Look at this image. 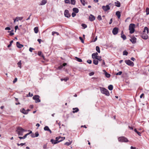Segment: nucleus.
I'll return each mask as SVG.
<instances>
[{"mask_svg": "<svg viewBox=\"0 0 149 149\" xmlns=\"http://www.w3.org/2000/svg\"><path fill=\"white\" fill-rule=\"evenodd\" d=\"M87 62L89 64H90L92 63V61L91 60H88L87 61Z\"/></svg>", "mask_w": 149, "mask_h": 149, "instance_id": "nucleus-57", "label": "nucleus"}, {"mask_svg": "<svg viewBox=\"0 0 149 149\" xmlns=\"http://www.w3.org/2000/svg\"><path fill=\"white\" fill-rule=\"evenodd\" d=\"M89 20L91 21H93L95 19V16L92 14L90 15L89 17Z\"/></svg>", "mask_w": 149, "mask_h": 149, "instance_id": "nucleus-13", "label": "nucleus"}, {"mask_svg": "<svg viewBox=\"0 0 149 149\" xmlns=\"http://www.w3.org/2000/svg\"><path fill=\"white\" fill-rule=\"evenodd\" d=\"M17 65H18V66L20 68H22L21 67V65H22V63H21V61L20 60V61L18 63H17Z\"/></svg>", "mask_w": 149, "mask_h": 149, "instance_id": "nucleus-30", "label": "nucleus"}, {"mask_svg": "<svg viewBox=\"0 0 149 149\" xmlns=\"http://www.w3.org/2000/svg\"><path fill=\"white\" fill-rule=\"evenodd\" d=\"M34 49H33L32 48H31V47H30L29 49V51L30 52H32L33 50H34Z\"/></svg>", "mask_w": 149, "mask_h": 149, "instance_id": "nucleus-56", "label": "nucleus"}, {"mask_svg": "<svg viewBox=\"0 0 149 149\" xmlns=\"http://www.w3.org/2000/svg\"><path fill=\"white\" fill-rule=\"evenodd\" d=\"M31 137L32 138H35V134H34V133H32L31 134Z\"/></svg>", "mask_w": 149, "mask_h": 149, "instance_id": "nucleus-58", "label": "nucleus"}, {"mask_svg": "<svg viewBox=\"0 0 149 149\" xmlns=\"http://www.w3.org/2000/svg\"><path fill=\"white\" fill-rule=\"evenodd\" d=\"M44 129L45 131H48L49 129V127L48 126H45L44 128Z\"/></svg>", "mask_w": 149, "mask_h": 149, "instance_id": "nucleus-38", "label": "nucleus"}, {"mask_svg": "<svg viewBox=\"0 0 149 149\" xmlns=\"http://www.w3.org/2000/svg\"><path fill=\"white\" fill-rule=\"evenodd\" d=\"M93 63L95 65H97L98 63V61L96 59H94L93 60Z\"/></svg>", "mask_w": 149, "mask_h": 149, "instance_id": "nucleus-26", "label": "nucleus"}, {"mask_svg": "<svg viewBox=\"0 0 149 149\" xmlns=\"http://www.w3.org/2000/svg\"><path fill=\"white\" fill-rule=\"evenodd\" d=\"M102 66L103 67H104L105 66V63L104 60H102Z\"/></svg>", "mask_w": 149, "mask_h": 149, "instance_id": "nucleus-50", "label": "nucleus"}, {"mask_svg": "<svg viewBox=\"0 0 149 149\" xmlns=\"http://www.w3.org/2000/svg\"><path fill=\"white\" fill-rule=\"evenodd\" d=\"M20 111L22 113L24 114H28V111L25 110L24 108L21 109L20 110Z\"/></svg>", "mask_w": 149, "mask_h": 149, "instance_id": "nucleus-15", "label": "nucleus"}, {"mask_svg": "<svg viewBox=\"0 0 149 149\" xmlns=\"http://www.w3.org/2000/svg\"><path fill=\"white\" fill-rule=\"evenodd\" d=\"M26 131V130L20 127H17L16 130V132H17L18 135L19 136H22L23 132Z\"/></svg>", "mask_w": 149, "mask_h": 149, "instance_id": "nucleus-1", "label": "nucleus"}, {"mask_svg": "<svg viewBox=\"0 0 149 149\" xmlns=\"http://www.w3.org/2000/svg\"><path fill=\"white\" fill-rule=\"evenodd\" d=\"M103 71H104L105 76L109 78L110 77V74H109L107 73L105 70H104Z\"/></svg>", "mask_w": 149, "mask_h": 149, "instance_id": "nucleus-23", "label": "nucleus"}, {"mask_svg": "<svg viewBox=\"0 0 149 149\" xmlns=\"http://www.w3.org/2000/svg\"><path fill=\"white\" fill-rule=\"evenodd\" d=\"M17 78H15L13 81V83H14L16 82L17 81Z\"/></svg>", "mask_w": 149, "mask_h": 149, "instance_id": "nucleus-59", "label": "nucleus"}, {"mask_svg": "<svg viewBox=\"0 0 149 149\" xmlns=\"http://www.w3.org/2000/svg\"><path fill=\"white\" fill-rule=\"evenodd\" d=\"M55 34H56L57 35V36H58L59 35V33L57 32L53 31L52 32V35L54 36V35Z\"/></svg>", "mask_w": 149, "mask_h": 149, "instance_id": "nucleus-37", "label": "nucleus"}, {"mask_svg": "<svg viewBox=\"0 0 149 149\" xmlns=\"http://www.w3.org/2000/svg\"><path fill=\"white\" fill-rule=\"evenodd\" d=\"M128 54V53L125 50L123 51V55L127 56V55Z\"/></svg>", "mask_w": 149, "mask_h": 149, "instance_id": "nucleus-41", "label": "nucleus"}, {"mask_svg": "<svg viewBox=\"0 0 149 149\" xmlns=\"http://www.w3.org/2000/svg\"><path fill=\"white\" fill-rule=\"evenodd\" d=\"M135 25L133 24H131L129 26V29L130 30V33L131 34L133 33L135 31Z\"/></svg>", "mask_w": 149, "mask_h": 149, "instance_id": "nucleus-3", "label": "nucleus"}, {"mask_svg": "<svg viewBox=\"0 0 149 149\" xmlns=\"http://www.w3.org/2000/svg\"><path fill=\"white\" fill-rule=\"evenodd\" d=\"M18 28V26H15V32L16 31V30Z\"/></svg>", "mask_w": 149, "mask_h": 149, "instance_id": "nucleus-64", "label": "nucleus"}, {"mask_svg": "<svg viewBox=\"0 0 149 149\" xmlns=\"http://www.w3.org/2000/svg\"><path fill=\"white\" fill-rule=\"evenodd\" d=\"M96 51L99 53L100 52V49L99 47L96 46Z\"/></svg>", "mask_w": 149, "mask_h": 149, "instance_id": "nucleus-35", "label": "nucleus"}, {"mask_svg": "<svg viewBox=\"0 0 149 149\" xmlns=\"http://www.w3.org/2000/svg\"><path fill=\"white\" fill-rule=\"evenodd\" d=\"M81 25H82V26L84 28V29H85V28H86L87 27L86 25L84 24H81Z\"/></svg>", "mask_w": 149, "mask_h": 149, "instance_id": "nucleus-45", "label": "nucleus"}, {"mask_svg": "<svg viewBox=\"0 0 149 149\" xmlns=\"http://www.w3.org/2000/svg\"><path fill=\"white\" fill-rule=\"evenodd\" d=\"M39 135V134L38 132H36L35 133V137H37Z\"/></svg>", "mask_w": 149, "mask_h": 149, "instance_id": "nucleus-51", "label": "nucleus"}, {"mask_svg": "<svg viewBox=\"0 0 149 149\" xmlns=\"http://www.w3.org/2000/svg\"><path fill=\"white\" fill-rule=\"evenodd\" d=\"M108 89L110 91H112L113 89V86L112 85H109L108 87Z\"/></svg>", "mask_w": 149, "mask_h": 149, "instance_id": "nucleus-28", "label": "nucleus"}, {"mask_svg": "<svg viewBox=\"0 0 149 149\" xmlns=\"http://www.w3.org/2000/svg\"><path fill=\"white\" fill-rule=\"evenodd\" d=\"M25 144V143H21L20 144H19L18 143H17V145L18 146H22L24 145Z\"/></svg>", "mask_w": 149, "mask_h": 149, "instance_id": "nucleus-48", "label": "nucleus"}, {"mask_svg": "<svg viewBox=\"0 0 149 149\" xmlns=\"http://www.w3.org/2000/svg\"><path fill=\"white\" fill-rule=\"evenodd\" d=\"M97 18L99 20H102V17L100 15H98Z\"/></svg>", "mask_w": 149, "mask_h": 149, "instance_id": "nucleus-47", "label": "nucleus"}, {"mask_svg": "<svg viewBox=\"0 0 149 149\" xmlns=\"http://www.w3.org/2000/svg\"><path fill=\"white\" fill-rule=\"evenodd\" d=\"M64 1L65 3H70V1L69 0H65Z\"/></svg>", "mask_w": 149, "mask_h": 149, "instance_id": "nucleus-52", "label": "nucleus"}, {"mask_svg": "<svg viewBox=\"0 0 149 149\" xmlns=\"http://www.w3.org/2000/svg\"><path fill=\"white\" fill-rule=\"evenodd\" d=\"M116 14L118 18L119 19L121 16L120 13L119 11H117L116 12Z\"/></svg>", "mask_w": 149, "mask_h": 149, "instance_id": "nucleus-22", "label": "nucleus"}, {"mask_svg": "<svg viewBox=\"0 0 149 149\" xmlns=\"http://www.w3.org/2000/svg\"><path fill=\"white\" fill-rule=\"evenodd\" d=\"M97 59V60L98 61H101L102 60V59L101 58V56H99L97 58V59Z\"/></svg>", "mask_w": 149, "mask_h": 149, "instance_id": "nucleus-46", "label": "nucleus"}, {"mask_svg": "<svg viewBox=\"0 0 149 149\" xmlns=\"http://www.w3.org/2000/svg\"><path fill=\"white\" fill-rule=\"evenodd\" d=\"M115 6L118 7H120V2L118 1H117L116 2H115Z\"/></svg>", "mask_w": 149, "mask_h": 149, "instance_id": "nucleus-21", "label": "nucleus"}, {"mask_svg": "<svg viewBox=\"0 0 149 149\" xmlns=\"http://www.w3.org/2000/svg\"><path fill=\"white\" fill-rule=\"evenodd\" d=\"M63 66L61 65L58 67V68L59 69H61L63 68Z\"/></svg>", "mask_w": 149, "mask_h": 149, "instance_id": "nucleus-63", "label": "nucleus"}, {"mask_svg": "<svg viewBox=\"0 0 149 149\" xmlns=\"http://www.w3.org/2000/svg\"><path fill=\"white\" fill-rule=\"evenodd\" d=\"M141 37L144 39H147L148 38V36L147 34L143 33L141 35Z\"/></svg>", "mask_w": 149, "mask_h": 149, "instance_id": "nucleus-14", "label": "nucleus"}, {"mask_svg": "<svg viewBox=\"0 0 149 149\" xmlns=\"http://www.w3.org/2000/svg\"><path fill=\"white\" fill-rule=\"evenodd\" d=\"M5 30H10V28L9 27H6L5 28Z\"/></svg>", "mask_w": 149, "mask_h": 149, "instance_id": "nucleus-61", "label": "nucleus"}, {"mask_svg": "<svg viewBox=\"0 0 149 149\" xmlns=\"http://www.w3.org/2000/svg\"><path fill=\"white\" fill-rule=\"evenodd\" d=\"M43 148L44 149H46L47 148V144H45L43 145Z\"/></svg>", "mask_w": 149, "mask_h": 149, "instance_id": "nucleus-60", "label": "nucleus"}, {"mask_svg": "<svg viewBox=\"0 0 149 149\" xmlns=\"http://www.w3.org/2000/svg\"><path fill=\"white\" fill-rule=\"evenodd\" d=\"M47 2V0H42L39 4V5H45Z\"/></svg>", "mask_w": 149, "mask_h": 149, "instance_id": "nucleus-17", "label": "nucleus"}, {"mask_svg": "<svg viewBox=\"0 0 149 149\" xmlns=\"http://www.w3.org/2000/svg\"><path fill=\"white\" fill-rule=\"evenodd\" d=\"M146 31H147V34L148 33H149V29L147 27H146V26L144 28V30L143 31V32L144 33V32H146Z\"/></svg>", "mask_w": 149, "mask_h": 149, "instance_id": "nucleus-24", "label": "nucleus"}, {"mask_svg": "<svg viewBox=\"0 0 149 149\" xmlns=\"http://www.w3.org/2000/svg\"><path fill=\"white\" fill-rule=\"evenodd\" d=\"M146 31H147V34L148 33H149V29L147 27H146V26L144 28V30L143 31V32L144 33V32H146Z\"/></svg>", "mask_w": 149, "mask_h": 149, "instance_id": "nucleus-25", "label": "nucleus"}, {"mask_svg": "<svg viewBox=\"0 0 149 149\" xmlns=\"http://www.w3.org/2000/svg\"><path fill=\"white\" fill-rule=\"evenodd\" d=\"M118 140L120 142H127L128 141L127 139L123 136H122L118 138Z\"/></svg>", "mask_w": 149, "mask_h": 149, "instance_id": "nucleus-5", "label": "nucleus"}, {"mask_svg": "<svg viewBox=\"0 0 149 149\" xmlns=\"http://www.w3.org/2000/svg\"><path fill=\"white\" fill-rule=\"evenodd\" d=\"M73 110L72 113H77L79 111V109L78 108H74L72 109Z\"/></svg>", "mask_w": 149, "mask_h": 149, "instance_id": "nucleus-19", "label": "nucleus"}, {"mask_svg": "<svg viewBox=\"0 0 149 149\" xmlns=\"http://www.w3.org/2000/svg\"><path fill=\"white\" fill-rule=\"evenodd\" d=\"M76 13H75L74 12H73L72 13V17H74L76 15Z\"/></svg>", "mask_w": 149, "mask_h": 149, "instance_id": "nucleus-53", "label": "nucleus"}, {"mask_svg": "<svg viewBox=\"0 0 149 149\" xmlns=\"http://www.w3.org/2000/svg\"><path fill=\"white\" fill-rule=\"evenodd\" d=\"M60 138H61V136H59L58 137H56V140L51 139V142L52 144H56L58 143V142H61L62 141V140H59Z\"/></svg>", "mask_w": 149, "mask_h": 149, "instance_id": "nucleus-4", "label": "nucleus"}, {"mask_svg": "<svg viewBox=\"0 0 149 149\" xmlns=\"http://www.w3.org/2000/svg\"><path fill=\"white\" fill-rule=\"evenodd\" d=\"M69 78L68 77H65L64 78H61V81H66L67 80H68Z\"/></svg>", "mask_w": 149, "mask_h": 149, "instance_id": "nucleus-27", "label": "nucleus"}, {"mask_svg": "<svg viewBox=\"0 0 149 149\" xmlns=\"http://www.w3.org/2000/svg\"><path fill=\"white\" fill-rule=\"evenodd\" d=\"M80 1L83 6H85L86 3L85 0H80Z\"/></svg>", "mask_w": 149, "mask_h": 149, "instance_id": "nucleus-32", "label": "nucleus"}, {"mask_svg": "<svg viewBox=\"0 0 149 149\" xmlns=\"http://www.w3.org/2000/svg\"><path fill=\"white\" fill-rule=\"evenodd\" d=\"M72 10L73 12L76 13H78L79 12V10L77 8H73L72 9Z\"/></svg>", "mask_w": 149, "mask_h": 149, "instance_id": "nucleus-20", "label": "nucleus"}, {"mask_svg": "<svg viewBox=\"0 0 149 149\" xmlns=\"http://www.w3.org/2000/svg\"><path fill=\"white\" fill-rule=\"evenodd\" d=\"M122 72L121 71H120V72H118L116 74V75H121L122 73Z\"/></svg>", "mask_w": 149, "mask_h": 149, "instance_id": "nucleus-54", "label": "nucleus"}, {"mask_svg": "<svg viewBox=\"0 0 149 149\" xmlns=\"http://www.w3.org/2000/svg\"><path fill=\"white\" fill-rule=\"evenodd\" d=\"M16 45L19 48H21L24 46L23 45L20 44L19 42H17Z\"/></svg>", "mask_w": 149, "mask_h": 149, "instance_id": "nucleus-16", "label": "nucleus"}, {"mask_svg": "<svg viewBox=\"0 0 149 149\" xmlns=\"http://www.w3.org/2000/svg\"><path fill=\"white\" fill-rule=\"evenodd\" d=\"M136 38L134 36H133L131 37V39L130 40V41L133 43L134 44L136 42Z\"/></svg>", "mask_w": 149, "mask_h": 149, "instance_id": "nucleus-11", "label": "nucleus"}, {"mask_svg": "<svg viewBox=\"0 0 149 149\" xmlns=\"http://www.w3.org/2000/svg\"><path fill=\"white\" fill-rule=\"evenodd\" d=\"M94 74V73L93 72H91L89 73V75L90 76H92Z\"/></svg>", "mask_w": 149, "mask_h": 149, "instance_id": "nucleus-62", "label": "nucleus"}, {"mask_svg": "<svg viewBox=\"0 0 149 149\" xmlns=\"http://www.w3.org/2000/svg\"><path fill=\"white\" fill-rule=\"evenodd\" d=\"M121 37L123 38V40H125L126 39V37L125 35L123 34V32L122 31L121 34Z\"/></svg>", "mask_w": 149, "mask_h": 149, "instance_id": "nucleus-18", "label": "nucleus"}, {"mask_svg": "<svg viewBox=\"0 0 149 149\" xmlns=\"http://www.w3.org/2000/svg\"><path fill=\"white\" fill-rule=\"evenodd\" d=\"M98 53L97 52L94 53L92 54V57L93 59H97L99 56H98Z\"/></svg>", "mask_w": 149, "mask_h": 149, "instance_id": "nucleus-12", "label": "nucleus"}, {"mask_svg": "<svg viewBox=\"0 0 149 149\" xmlns=\"http://www.w3.org/2000/svg\"><path fill=\"white\" fill-rule=\"evenodd\" d=\"M146 15H148L149 14V8H147L146 9Z\"/></svg>", "mask_w": 149, "mask_h": 149, "instance_id": "nucleus-36", "label": "nucleus"}, {"mask_svg": "<svg viewBox=\"0 0 149 149\" xmlns=\"http://www.w3.org/2000/svg\"><path fill=\"white\" fill-rule=\"evenodd\" d=\"M118 32V28L116 27H115L113 28L112 31V33L113 34L115 35L117 34Z\"/></svg>", "mask_w": 149, "mask_h": 149, "instance_id": "nucleus-10", "label": "nucleus"}, {"mask_svg": "<svg viewBox=\"0 0 149 149\" xmlns=\"http://www.w3.org/2000/svg\"><path fill=\"white\" fill-rule=\"evenodd\" d=\"M134 131L136 132V133H137V134H138V135L139 136H141V134L140 133V132H138L136 129H134Z\"/></svg>", "mask_w": 149, "mask_h": 149, "instance_id": "nucleus-33", "label": "nucleus"}, {"mask_svg": "<svg viewBox=\"0 0 149 149\" xmlns=\"http://www.w3.org/2000/svg\"><path fill=\"white\" fill-rule=\"evenodd\" d=\"M39 97V96L38 95H35L33 97V100H35V102L37 103L40 102Z\"/></svg>", "mask_w": 149, "mask_h": 149, "instance_id": "nucleus-6", "label": "nucleus"}, {"mask_svg": "<svg viewBox=\"0 0 149 149\" xmlns=\"http://www.w3.org/2000/svg\"><path fill=\"white\" fill-rule=\"evenodd\" d=\"M13 40L11 41L10 42V44L8 45V47H10L11 46V45H12V43H13Z\"/></svg>", "mask_w": 149, "mask_h": 149, "instance_id": "nucleus-44", "label": "nucleus"}, {"mask_svg": "<svg viewBox=\"0 0 149 149\" xmlns=\"http://www.w3.org/2000/svg\"><path fill=\"white\" fill-rule=\"evenodd\" d=\"M75 58H76L77 61L79 62H80L82 61V60L81 58L77 57H75Z\"/></svg>", "mask_w": 149, "mask_h": 149, "instance_id": "nucleus-34", "label": "nucleus"}, {"mask_svg": "<svg viewBox=\"0 0 149 149\" xmlns=\"http://www.w3.org/2000/svg\"><path fill=\"white\" fill-rule=\"evenodd\" d=\"M34 31L36 33H37L38 32V28L37 27H35L34 29Z\"/></svg>", "mask_w": 149, "mask_h": 149, "instance_id": "nucleus-29", "label": "nucleus"}, {"mask_svg": "<svg viewBox=\"0 0 149 149\" xmlns=\"http://www.w3.org/2000/svg\"><path fill=\"white\" fill-rule=\"evenodd\" d=\"M101 92L107 96H109V93L108 91L104 88H100Z\"/></svg>", "mask_w": 149, "mask_h": 149, "instance_id": "nucleus-2", "label": "nucleus"}, {"mask_svg": "<svg viewBox=\"0 0 149 149\" xmlns=\"http://www.w3.org/2000/svg\"><path fill=\"white\" fill-rule=\"evenodd\" d=\"M125 63L128 65L133 66L134 65V63L133 62H132L130 60H126L125 61Z\"/></svg>", "mask_w": 149, "mask_h": 149, "instance_id": "nucleus-8", "label": "nucleus"}, {"mask_svg": "<svg viewBox=\"0 0 149 149\" xmlns=\"http://www.w3.org/2000/svg\"><path fill=\"white\" fill-rule=\"evenodd\" d=\"M71 1V3L72 5H74L75 4L76 1L74 0H70Z\"/></svg>", "mask_w": 149, "mask_h": 149, "instance_id": "nucleus-42", "label": "nucleus"}, {"mask_svg": "<svg viewBox=\"0 0 149 149\" xmlns=\"http://www.w3.org/2000/svg\"><path fill=\"white\" fill-rule=\"evenodd\" d=\"M33 93H31L30 92H29V94L28 95H26V97H31L32 96H33Z\"/></svg>", "mask_w": 149, "mask_h": 149, "instance_id": "nucleus-39", "label": "nucleus"}, {"mask_svg": "<svg viewBox=\"0 0 149 149\" xmlns=\"http://www.w3.org/2000/svg\"><path fill=\"white\" fill-rule=\"evenodd\" d=\"M13 30H12L11 31H8V33H10V35L11 36H13L14 35V33H13Z\"/></svg>", "mask_w": 149, "mask_h": 149, "instance_id": "nucleus-31", "label": "nucleus"}, {"mask_svg": "<svg viewBox=\"0 0 149 149\" xmlns=\"http://www.w3.org/2000/svg\"><path fill=\"white\" fill-rule=\"evenodd\" d=\"M79 39L81 40V42L82 43H84V40H83V38L81 37H79Z\"/></svg>", "mask_w": 149, "mask_h": 149, "instance_id": "nucleus-49", "label": "nucleus"}, {"mask_svg": "<svg viewBox=\"0 0 149 149\" xmlns=\"http://www.w3.org/2000/svg\"><path fill=\"white\" fill-rule=\"evenodd\" d=\"M72 142V141L70 142H66L65 143V145H66L67 146H69L71 144Z\"/></svg>", "mask_w": 149, "mask_h": 149, "instance_id": "nucleus-43", "label": "nucleus"}, {"mask_svg": "<svg viewBox=\"0 0 149 149\" xmlns=\"http://www.w3.org/2000/svg\"><path fill=\"white\" fill-rule=\"evenodd\" d=\"M111 4L109 3L108 5H107L106 6H102V8L105 11H107L110 9V7L109 5Z\"/></svg>", "mask_w": 149, "mask_h": 149, "instance_id": "nucleus-7", "label": "nucleus"}, {"mask_svg": "<svg viewBox=\"0 0 149 149\" xmlns=\"http://www.w3.org/2000/svg\"><path fill=\"white\" fill-rule=\"evenodd\" d=\"M65 16L68 18H69L70 17V15L69 13V11L68 10H65L64 11Z\"/></svg>", "mask_w": 149, "mask_h": 149, "instance_id": "nucleus-9", "label": "nucleus"}, {"mask_svg": "<svg viewBox=\"0 0 149 149\" xmlns=\"http://www.w3.org/2000/svg\"><path fill=\"white\" fill-rule=\"evenodd\" d=\"M38 55L40 56H41V54H42V52H41L40 51H38Z\"/></svg>", "mask_w": 149, "mask_h": 149, "instance_id": "nucleus-55", "label": "nucleus"}, {"mask_svg": "<svg viewBox=\"0 0 149 149\" xmlns=\"http://www.w3.org/2000/svg\"><path fill=\"white\" fill-rule=\"evenodd\" d=\"M16 18L17 19V20H18V21L19 20H22L23 18V17H16Z\"/></svg>", "mask_w": 149, "mask_h": 149, "instance_id": "nucleus-40", "label": "nucleus"}]
</instances>
